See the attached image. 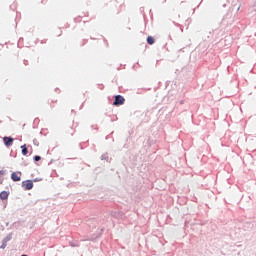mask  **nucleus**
<instances>
[{"label":"nucleus","mask_w":256,"mask_h":256,"mask_svg":"<svg viewBox=\"0 0 256 256\" xmlns=\"http://www.w3.org/2000/svg\"><path fill=\"white\" fill-rule=\"evenodd\" d=\"M9 195H10V192H6V191L0 192V199L1 200H8Z\"/></svg>","instance_id":"5"},{"label":"nucleus","mask_w":256,"mask_h":256,"mask_svg":"<svg viewBox=\"0 0 256 256\" xmlns=\"http://www.w3.org/2000/svg\"><path fill=\"white\" fill-rule=\"evenodd\" d=\"M125 101H126V99H125L123 96H121V95H116V96H115V100H114V102H113V105H114L115 107H119V105H124Z\"/></svg>","instance_id":"1"},{"label":"nucleus","mask_w":256,"mask_h":256,"mask_svg":"<svg viewBox=\"0 0 256 256\" xmlns=\"http://www.w3.org/2000/svg\"><path fill=\"white\" fill-rule=\"evenodd\" d=\"M146 42L148 43V45H154L155 39L152 36H148Z\"/></svg>","instance_id":"7"},{"label":"nucleus","mask_w":256,"mask_h":256,"mask_svg":"<svg viewBox=\"0 0 256 256\" xmlns=\"http://www.w3.org/2000/svg\"><path fill=\"white\" fill-rule=\"evenodd\" d=\"M34 161H41V157L40 156H35Z\"/></svg>","instance_id":"10"},{"label":"nucleus","mask_w":256,"mask_h":256,"mask_svg":"<svg viewBox=\"0 0 256 256\" xmlns=\"http://www.w3.org/2000/svg\"><path fill=\"white\" fill-rule=\"evenodd\" d=\"M34 187L32 180H26L22 182V188H24L25 191H30Z\"/></svg>","instance_id":"2"},{"label":"nucleus","mask_w":256,"mask_h":256,"mask_svg":"<svg viewBox=\"0 0 256 256\" xmlns=\"http://www.w3.org/2000/svg\"><path fill=\"white\" fill-rule=\"evenodd\" d=\"M21 256H28V255H26V254H22Z\"/></svg>","instance_id":"11"},{"label":"nucleus","mask_w":256,"mask_h":256,"mask_svg":"<svg viewBox=\"0 0 256 256\" xmlns=\"http://www.w3.org/2000/svg\"><path fill=\"white\" fill-rule=\"evenodd\" d=\"M7 247V241H3L2 246H0L1 249H6Z\"/></svg>","instance_id":"8"},{"label":"nucleus","mask_w":256,"mask_h":256,"mask_svg":"<svg viewBox=\"0 0 256 256\" xmlns=\"http://www.w3.org/2000/svg\"><path fill=\"white\" fill-rule=\"evenodd\" d=\"M21 177H22V173H21V172H13V173L11 174V179H12V181H14V182H19V181H21Z\"/></svg>","instance_id":"4"},{"label":"nucleus","mask_w":256,"mask_h":256,"mask_svg":"<svg viewBox=\"0 0 256 256\" xmlns=\"http://www.w3.org/2000/svg\"><path fill=\"white\" fill-rule=\"evenodd\" d=\"M3 142L5 144L6 147H11L14 143V138L13 137H8V136H4L3 137Z\"/></svg>","instance_id":"3"},{"label":"nucleus","mask_w":256,"mask_h":256,"mask_svg":"<svg viewBox=\"0 0 256 256\" xmlns=\"http://www.w3.org/2000/svg\"><path fill=\"white\" fill-rule=\"evenodd\" d=\"M11 239H12L11 236H7L3 241H6V243H8Z\"/></svg>","instance_id":"9"},{"label":"nucleus","mask_w":256,"mask_h":256,"mask_svg":"<svg viewBox=\"0 0 256 256\" xmlns=\"http://www.w3.org/2000/svg\"><path fill=\"white\" fill-rule=\"evenodd\" d=\"M21 153H22V155L23 156H27V154H28V149H27V147H26V144H23V145H21Z\"/></svg>","instance_id":"6"}]
</instances>
